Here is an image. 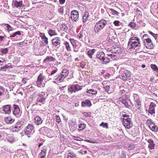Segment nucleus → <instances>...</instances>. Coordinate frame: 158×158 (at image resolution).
<instances>
[{
	"instance_id": "nucleus-62",
	"label": "nucleus",
	"mask_w": 158,
	"mask_h": 158,
	"mask_svg": "<svg viewBox=\"0 0 158 158\" xmlns=\"http://www.w3.org/2000/svg\"><path fill=\"white\" fill-rule=\"evenodd\" d=\"M146 123H147L149 125H151L152 124V123H153L152 120L151 119H148L147 120Z\"/></svg>"
},
{
	"instance_id": "nucleus-46",
	"label": "nucleus",
	"mask_w": 158,
	"mask_h": 158,
	"mask_svg": "<svg viewBox=\"0 0 158 158\" xmlns=\"http://www.w3.org/2000/svg\"><path fill=\"white\" fill-rule=\"evenodd\" d=\"M24 122L22 120H19L16 123V124L17 125H18L19 126H22L24 124Z\"/></svg>"
},
{
	"instance_id": "nucleus-22",
	"label": "nucleus",
	"mask_w": 158,
	"mask_h": 158,
	"mask_svg": "<svg viewBox=\"0 0 158 158\" xmlns=\"http://www.w3.org/2000/svg\"><path fill=\"white\" fill-rule=\"evenodd\" d=\"M70 41L73 48V52H77L78 51V49L76 48L77 45L75 41L73 39H71Z\"/></svg>"
},
{
	"instance_id": "nucleus-41",
	"label": "nucleus",
	"mask_w": 158,
	"mask_h": 158,
	"mask_svg": "<svg viewBox=\"0 0 158 158\" xmlns=\"http://www.w3.org/2000/svg\"><path fill=\"white\" fill-rule=\"evenodd\" d=\"M4 24L6 26V27L7 28L8 32L10 31H12L13 30V28L8 24L5 23Z\"/></svg>"
},
{
	"instance_id": "nucleus-27",
	"label": "nucleus",
	"mask_w": 158,
	"mask_h": 158,
	"mask_svg": "<svg viewBox=\"0 0 158 158\" xmlns=\"http://www.w3.org/2000/svg\"><path fill=\"white\" fill-rule=\"evenodd\" d=\"M48 130V128L46 127H41L39 130L40 133L42 134H46Z\"/></svg>"
},
{
	"instance_id": "nucleus-18",
	"label": "nucleus",
	"mask_w": 158,
	"mask_h": 158,
	"mask_svg": "<svg viewBox=\"0 0 158 158\" xmlns=\"http://www.w3.org/2000/svg\"><path fill=\"white\" fill-rule=\"evenodd\" d=\"M55 59L52 56H48L44 60V62L47 63L50 62L54 61Z\"/></svg>"
},
{
	"instance_id": "nucleus-53",
	"label": "nucleus",
	"mask_w": 158,
	"mask_h": 158,
	"mask_svg": "<svg viewBox=\"0 0 158 158\" xmlns=\"http://www.w3.org/2000/svg\"><path fill=\"white\" fill-rule=\"evenodd\" d=\"M156 104L153 102H152L150 105L149 107L155 109Z\"/></svg>"
},
{
	"instance_id": "nucleus-45",
	"label": "nucleus",
	"mask_w": 158,
	"mask_h": 158,
	"mask_svg": "<svg viewBox=\"0 0 158 158\" xmlns=\"http://www.w3.org/2000/svg\"><path fill=\"white\" fill-rule=\"evenodd\" d=\"M100 126L108 128V124L107 123H104L103 122L100 125Z\"/></svg>"
},
{
	"instance_id": "nucleus-51",
	"label": "nucleus",
	"mask_w": 158,
	"mask_h": 158,
	"mask_svg": "<svg viewBox=\"0 0 158 158\" xmlns=\"http://www.w3.org/2000/svg\"><path fill=\"white\" fill-rule=\"evenodd\" d=\"M68 155H69V156H71L73 158L76 156V155L73 152H69Z\"/></svg>"
},
{
	"instance_id": "nucleus-55",
	"label": "nucleus",
	"mask_w": 158,
	"mask_h": 158,
	"mask_svg": "<svg viewBox=\"0 0 158 158\" xmlns=\"http://www.w3.org/2000/svg\"><path fill=\"white\" fill-rule=\"evenodd\" d=\"M134 100L135 101V102H137V101H138L139 102H140V100L139 98H138L137 95V94H135V95L134 96Z\"/></svg>"
},
{
	"instance_id": "nucleus-7",
	"label": "nucleus",
	"mask_w": 158,
	"mask_h": 158,
	"mask_svg": "<svg viewBox=\"0 0 158 158\" xmlns=\"http://www.w3.org/2000/svg\"><path fill=\"white\" fill-rule=\"evenodd\" d=\"M46 79V77L43 74V73H40L38 76L37 81H36V84L39 87L41 86V85L43 83L44 80Z\"/></svg>"
},
{
	"instance_id": "nucleus-28",
	"label": "nucleus",
	"mask_w": 158,
	"mask_h": 158,
	"mask_svg": "<svg viewBox=\"0 0 158 158\" xmlns=\"http://www.w3.org/2000/svg\"><path fill=\"white\" fill-rule=\"evenodd\" d=\"M110 59L107 57H104V58L102 60V63L103 64H106L109 63L110 61Z\"/></svg>"
},
{
	"instance_id": "nucleus-47",
	"label": "nucleus",
	"mask_w": 158,
	"mask_h": 158,
	"mask_svg": "<svg viewBox=\"0 0 158 158\" xmlns=\"http://www.w3.org/2000/svg\"><path fill=\"white\" fill-rule=\"evenodd\" d=\"M150 66L151 68L153 69L154 71H155L158 69L157 66L154 64H151Z\"/></svg>"
},
{
	"instance_id": "nucleus-42",
	"label": "nucleus",
	"mask_w": 158,
	"mask_h": 158,
	"mask_svg": "<svg viewBox=\"0 0 158 158\" xmlns=\"http://www.w3.org/2000/svg\"><path fill=\"white\" fill-rule=\"evenodd\" d=\"M22 129V127L19 126L18 125L16 124L15 126L14 127L15 131H19L21 130Z\"/></svg>"
},
{
	"instance_id": "nucleus-39",
	"label": "nucleus",
	"mask_w": 158,
	"mask_h": 158,
	"mask_svg": "<svg viewBox=\"0 0 158 158\" xmlns=\"http://www.w3.org/2000/svg\"><path fill=\"white\" fill-rule=\"evenodd\" d=\"M7 135L5 132H2L0 133V140L3 139L5 138Z\"/></svg>"
},
{
	"instance_id": "nucleus-38",
	"label": "nucleus",
	"mask_w": 158,
	"mask_h": 158,
	"mask_svg": "<svg viewBox=\"0 0 158 158\" xmlns=\"http://www.w3.org/2000/svg\"><path fill=\"white\" fill-rule=\"evenodd\" d=\"M87 92L89 93H91L93 95H95L97 93V91L94 90V89H87Z\"/></svg>"
},
{
	"instance_id": "nucleus-32",
	"label": "nucleus",
	"mask_w": 158,
	"mask_h": 158,
	"mask_svg": "<svg viewBox=\"0 0 158 158\" xmlns=\"http://www.w3.org/2000/svg\"><path fill=\"white\" fill-rule=\"evenodd\" d=\"M135 106L137 109L140 110L141 109V104L140 102L137 101L135 102Z\"/></svg>"
},
{
	"instance_id": "nucleus-37",
	"label": "nucleus",
	"mask_w": 158,
	"mask_h": 158,
	"mask_svg": "<svg viewBox=\"0 0 158 158\" xmlns=\"http://www.w3.org/2000/svg\"><path fill=\"white\" fill-rule=\"evenodd\" d=\"M106 55L108 57H110L113 60H116L117 58L116 56L114 54H108Z\"/></svg>"
},
{
	"instance_id": "nucleus-4",
	"label": "nucleus",
	"mask_w": 158,
	"mask_h": 158,
	"mask_svg": "<svg viewBox=\"0 0 158 158\" xmlns=\"http://www.w3.org/2000/svg\"><path fill=\"white\" fill-rule=\"evenodd\" d=\"M82 86H80L78 84L73 85L69 86L68 91L71 93L75 92L76 91L81 90L82 89Z\"/></svg>"
},
{
	"instance_id": "nucleus-49",
	"label": "nucleus",
	"mask_w": 158,
	"mask_h": 158,
	"mask_svg": "<svg viewBox=\"0 0 158 158\" xmlns=\"http://www.w3.org/2000/svg\"><path fill=\"white\" fill-rule=\"evenodd\" d=\"M129 26L131 28H133L136 26V24L134 22H131L130 23Z\"/></svg>"
},
{
	"instance_id": "nucleus-59",
	"label": "nucleus",
	"mask_w": 158,
	"mask_h": 158,
	"mask_svg": "<svg viewBox=\"0 0 158 158\" xmlns=\"http://www.w3.org/2000/svg\"><path fill=\"white\" fill-rule=\"evenodd\" d=\"M127 101H129V100L128 99H123L121 100V102L124 104H125V103Z\"/></svg>"
},
{
	"instance_id": "nucleus-2",
	"label": "nucleus",
	"mask_w": 158,
	"mask_h": 158,
	"mask_svg": "<svg viewBox=\"0 0 158 158\" xmlns=\"http://www.w3.org/2000/svg\"><path fill=\"white\" fill-rule=\"evenodd\" d=\"M107 22L104 19H102L97 22L94 28V31L96 33H98L101 30L103 29Z\"/></svg>"
},
{
	"instance_id": "nucleus-54",
	"label": "nucleus",
	"mask_w": 158,
	"mask_h": 158,
	"mask_svg": "<svg viewBox=\"0 0 158 158\" xmlns=\"http://www.w3.org/2000/svg\"><path fill=\"white\" fill-rule=\"evenodd\" d=\"M56 121L58 123H59L61 121L60 117L58 115H56Z\"/></svg>"
},
{
	"instance_id": "nucleus-25",
	"label": "nucleus",
	"mask_w": 158,
	"mask_h": 158,
	"mask_svg": "<svg viewBox=\"0 0 158 158\" xmlns=\"http://www.w3.org/2000/svg\"><path fill=\"white\" fill-rule=\"evenodd\" d=\"M14 5L17 8H20L22 6H24L22 1L19 2L17 1H15Z\"/></svg>"
},
{
	"instance_id": "nucleus-64",
	"label": "nucleus",
	"mask_w": 158,
	"mask_h": 158,
	"mask_svg": "<svg viewBox=\"0 0 158 158\" xmlns=\"http://www.w3.org/2000/svg\"><path fill=\"white\" fill-rule=\"evenodd\" d=\"M40 36L41 38L42 39L45 37V35L44 33H40Z\"/></svg>"
},
{
	"instance_id": "nucleus-12",
	"label": "nucleus",
	"mask_w": 158,
	"mask_h": 158,
	"mask_svg": "<svg viewBox=\"0 0 158 158\" xmlns=\"http://www.w3.org/2000/svg\"><path fill=\"white\" fill-rule=\"evenodd\" d=\"M13 113L14 115L16 116H18L20 115V110L18 105H13Z\"/></svg>"
},
{
	"instance_id": "nucleus-31",
	"label": "nucleus",
	"mask_w": 158,
	"mask_h": 158,
	"mask_svg": "<svg viewBox=\"0 0 158 158\" xmlns=\"http://www.w3.org/2000/svg\"><path fill=\"white\" fill-rule=\"evenodd\" d=\"M62 74L61 75L64 76L65 77L68 76V74L69 73V70L67 69H64L61 72Z\"/></svg>"
},
{
	"instance_id": "nucleus-9",
	"label": "nucleus",
	"mask_w": 158,
	"mask_h": 158,
	"mask_svg": "<svg viewBox=\"0 0 158 158\" xmlns=\"http://www.w3.org/2000/svg\"><path fill=\"white\" fill-rule=\"evenodd\" d=\"M107 51L108 52H110L111 53L116 54H120L121 53L122 51L121 49L119 47H112L107 49Z\"/></svg>"
},
{
	"instance_id": "nucleus-21",
	"label": "nucleus",
	"mask_w": 158,
	"mask_h": 158,
	"mask_svg": "<svg viewBox=\"0 0 158 158\" xmlns=\"http://www.w3.org/2000/svg\"><path fill=\"white\" fill-rule=\"evenodd\" d=\"M148 127L150 129L153 131L156 132L158 131V128L154 123H152L151 125H149Z\"/></svg>"
},
{
	"instance_id": "nucleus-17",
	"label": "nucleus",
	"mask_w": 158,
	"mask_h": 158,
	"mask_svg": "<svg viewBox=\"0 0 158 158\" xmlns=\"http://www.w3.org/2000/svg\"><path fill=\"white\" fill-rule=\"evenodd\" d=\"M81 105L82 107H85V106L90 107L91 106L92 104L89 100L87 99L85 101H82L81 102Z\"/></svg>"
},
{
	"instance_id": "nucleus-34",
	"label": "nucleus",
	"mask_w": 158,
	"mask_h": 158,
	"mask_svg": "<svg viewBox=\"0 0 158 158\" xmlns=\"http://www.w3.org/2000/svg\"><path fill=\"white\" fill-rule=\"evenodd\" d=\"M64 44L65 45L66 49L68 52H70L71 51L69 42L67 41H65L64 43Z\"/></svg>"
},
{
	"instance_id": "nucleus-60",
	"label": "nucleus",
	"mask_w": 158,
	"mask_h": 158,
	"mask_svg": "<svg viewBox=\"0 0 158 158\" xmlns=\"http://www.w3.org/2000/svg\"><path fill=\"white\" fill-rule=\"evenodd\" d=\"M104 89L106 90V91L107 92L110 89V87L109 85H107L104 87Z\"/></svg>"
},
{
	"instance_id": "nucleus-50",
	"label": "nucleus",
	"mask_w": 158,
	"mask_h": 158,
	"mask_svg": "<svg viewBox=\"0 0 158 158\" xmlns=\"http://www.w3.org/2000/svg\"><path fill=\"white\" fill-rule=\"evenodd\" d=\"M42 39L43 40V41H44V42L46 45H47L48 44V38L46 36L42 38Z\"/></svg>"
},
{
	"instance_id": "nucleus-20",
	"label": "nucleus",
	"mask_w": 158,
	"mask_h": 158,
	"mask_svg": "<svg viewBox=\"0 0 158 158\" xmlns=\"http://www.w3.org/2000/svg\"><path fill=\"white\" fill-rule=\"evenodd\" d=\"M35 123L37 125L41 124L43 121L41 118L38 116H37L35 118Z\"/></svg>"
},
{
	"instance_id": "nucleus-52",
	"label": "nucleus",
	"mask_w": 158,
	"mask_h": 158,
	"mask_svg": "<svg viewBox=\"0 0 158 158\" xmlns=\"http://www.w3.org/2000/svg\"><path fill=\"white\" fill-rule=\"evenodd\" d=\"M148 33L152 35L155 39L157 38V34H155L151 31H149Z\"/></svg>"
},
{
	"instance_id": "nucleus-14",
	"label": "nucleus",
	"mask_w": 158,
	"mask_h": 158,
	"mask_svg": "<svg viewBox=\"0 0 158 158\" xmlns=\"http://www.w3.org/2000/svg\"><path fill=\"white\" fill-rule=\"evenodd\" d=\"M11 106L10 105H6L2 107L3 111L6 114H10L11 112Z\"/></svg>"
},
{
	"instance_id": "nucleus-11",
	"label": "nucleus",
	"mask_w": 158,
	"mask_h": 158,
	"mask_svg": "<svg viewBox=\"0 0 158 158\" xmlns=\"http://www.w3.org/2000/svg\"><path fill=\"white\" fill-rule=\"evenodd\" d=\"M145 46L148 49H152L153 47V43L150 38L144 41Z\"/></svg>"
},
{
	"instance_id": "nucleus-24",
	"label": "nucleus",
	"mask_w": 158,
	"mask_h": 158,
	"mask_svg": "<svg viewBox=\"0 0 158 158\" xmlns=\"http://www.w3.org/2000/svg\"><path fill=\"white\" fill-rule=\"evenodd\" d=\"M4 119L5 122L8 123H12L15 121L14 119L12 118L10 116L5 118Z\"/></svg>"
},
{
	"instance_id": "nucleus-3",
	"label": "nucleus",
	"mask_w": 158,
	"mask_h": 158,
	"mask_svg": "<svg viewBox=\"0 0 158 158\" xmlns=\"http://www.w3.org/2000/svg\"><path fill=\"white\" fill-rule=\"evenodd\" d=\"M48 94L45 92H42L38 95L36 98V101L38 103H41L44 104L45 102L46 99L47 98Z\"/></svg>"
},
{
	"instance_id": "nucleus-35",
	"label": "nucleus",
	"mask_w": 158,
	"mask_h": 158,
	"mask_svg": "<svg viewBox=\"0 0 158 158\" xmlns=\"http://www.w3.org/2000/svg\"><path fill=\"white\" fill-rule=\"evenodd\" d=\"M8 51L7 48H2L0 50V54L1 55H3L4 54H6L7 53Z\"/></svg>"
},
{
	"instance_id": "nucleus-61",
	"label": "nucleus",
	"mask_w": 158,
	"mask_h": 158,
	"mask_svg": "<svg viewBox=\"0 0 158 158\" xmlns=\"http://www.w3.org/2000/svg\"><path fill=\"white\" fill-rule=\"evenodd\" d=\"M4 92V90L2 87L0 86V95H2Z\"/></svg>"
},
{
	"instance_id": "nucleus-44",
	"label": "nucleus",
	"mask_w": 158,
	"mask_h": 158,
	"mask_svg": "<svg viewBox=\"0 0 158 158\" xmlns=\"http://www.w3.org/2000/svg\"><path fill=\"white\" fill-rule=\"evenodd\" d=\"M148 112L151 114H154L155 113V109L149 107Z\"/></svg>"
},
{
	"instance_id": "nucleus-57",
	"label": "nucleus",
	"mask_w": 158,
	"mask_h": 158,
	"mask_svg": "<svg viewBox=\"0 0 158 158\" xmlns=\"http://www.w3.org/2000/svg\"><path fill=\"white\" fill-rule=\"evenodd\" d=\"M119 21L118 20H115L114 22V24L116 26H119Z\"/></svg>"
},
{
	"instance_id": "nucleus-56",
	"label": "nucleus",
	"mask_w": 158,
	"mask_h": 158,
	"mask_svg": "<svg viewBox=\"0 0 158 158\" xmlns=\"http://www.w3.org/2000/svg\"><path fill=\"white\" fill-rule=\"evenodd\" d=\"M57 71V69H56L52 70L51 72L50 76H52L54 73H56V72Z\"/></svg>"
},
{
	"instance_id": "nucleus-48",
	"label": "nucleus",
	"mask_w": 158,
	"mask_h": 158,
	"mask_svg": "<svg viewBox=\"0 0 158 158\" xmlns=\"http://www.w3.org/2000/svg\"><path fill=\"white\" fill-rule=\"evenodd\" d=\"M142 38L144 42L145 40L148 39H149V38L148 35L145 34L143 35Z\"/></svg>"
},
{
	"instance_id": "nucleus-13",
	"label": "nucleus",
	"mask_w": 158,
	"mask_h": 158,
	"mask_svg": "<svg viewBox=\"0 0 158 158\" xmlns=\"http://www.w3.org/2000/svg\"><path fill=\"white\" fill-rule=\"evenodd\" d=\"M65 77L63 76L61 74L57 75V76H54L53 77L54 80H56V81L58 83L61 82L63 81Z\"/></svg>"
},
{
	"instance_id": "nucleus-1",
	"label": "nucleus",
	"mask_w": 158,
	"mask_h": 158,
	"mask_svg": "<svg viewBox=\"0 0 158 158\" xmlns=\"http://www.w3.org/2000/svg\"><path fill=\"white\" fill-rule=\"evenodd\" d=\"M140 45L139 39L137 36H133L130 38L127 46L129 49L131 50L140 47Z\"/></svg>"
},
{
	"instance_id": "nucleus-33",
	"label": "nucleus",
	"mask_w": 158,
	"mask_h": 158,
	"mask_svg": "<svg viewBox=\"0 0 158 158\" xmlns=\"http://www.w3.org/2000/svg\"><path fill=\"white\" fill-rule=\"evenodd\" d=\"M85 124L84 123H81L79 124L78 125L79 130V131H82L85 129Z\"/></svg>"
},
{
	"instance_id": "nucleus-40",
	"label": "nucleus",
	"mask_w": 158,
	"mask_h": 158,
	"mask_svg": "<svg viewBox=\"0 0 158 158\" xmlns=\"http://www.w3.org/2000/svg\"><path fill=\"white\" fill-rule=\"evenodd\" d=\"M37 141L39 143L38 147L40 148L43 144V142H44L45 141V140L44 139H42V140H41V139H38Z\"/></svg>"
},
{
	"instance_id": "nucleus-16",
	"label": "nucleus",
	"mask_w": 158,
	"mask_h": 158,
	"mask_svg": "<svg viewBox=\"0 0 158 158\" xmlns=\"http://www.w3.org/2000/svg\"><path fill=\"white\" fill-rule=\"evenodd\" d=\"M149 143L148 148L150 149H153L154 148L155 144L154 143L153 141L151 139H149L148 141Z\"/></svg>"
},
{
	"instance_id": "nucleus-5",
	"label": "nucleus",
	"mask_w": 158,
	"mask_h": 158,
	"mask_svg": "<svg viewBox=\"0 0 158 158\" xmlns=\"http://www.w3.org/2000/svg\"><path fill=\"white\" fill-rule=\"evenodd\" d=\"M79 18L78 12L76 10L71 11L70 14V18L73 22H77Z\"/></svg>"
},
{
	"instance_id": "nucleus-23",
	"label": "nucleus",
	"mask_w": 158,
	"mask_h": 158,
	"mask_svg": "<svg viewBox=\"0 0 158 158\" xmlns=\"http://www.w3.org/2000/svg\"><path fill=\"white\" fill-rule=\"evenodd\" d=\"M105 56V54L103 52H98L96 55L97 58L100 59L101 60H102Z\"/></svg>"
},
{
	"instance_id": "nucleus-30",
	"label": "nucleus",
	"mask_w": 158,
	"mask_h": 158,
	"mask_svg": "<svg viewBox=\"0 0 158 158\" xmlns=\"http://www.w3.org/2000/svg\"><path fill=\"white\" fill-rule=\"evenodd\" d=\"M95 52V49H94L92 50H89L87 52L88 56L91 58H92V56L94 55Z\"/></svg>"
},
{
	"instance_id": "nucleus-19",
	"label": "nucleus",
	"mask_w": 158,
	"mask_h": 158,
	"mask_svg": "<svg viewBox=\"0 0 158 158\" xmlns=\"http://www.w3.org/2000/svg\"><path fill=\"white\" fill-rule=\"evenodd\" d=\"M47 150L46 149H42L41 152L39 155V158H45Z\"/></svg>"
},
{
	"instance_id": "nucleus-36",
	"label": "nucleus",
	"mask_w": 158,
	"mask_h": 158,
	"mask_svg": "<svg viewBox=\"0 0 158 158\" xmlns=\"http://www.w3.org/2000/svg\"><path fill=\"white\" fill-rule=\"evenodd\" d=\"M109 11H110L112 14L114 15H116L117 16L118 15L119 13L117 12V11L114 10L113 9L110 8L109 9Z\"/></svg>"
},
{
	"instance_id": "nucleus-8",
	"label": "nucleus",
	"mask_w": 158,
	"mask_h": 158,
	"mask_svg": "<svg viewBox=\"0 0 158 158\" xmlns=\"http://www.w3.org/2000/svg\"><path fill=\"white\" fill-rule=\"evenodd\" d=\"M34 132L33 126L31 124H29L24 130L25 133L27 135L32 134Z\"/></svg>"
},
{
	"instance_id": "nucleus-6",
	"label": "nucleus",
	"mask_w": 158,
	"mask_h": 158,
	"mask_svg": "<svg viewBox=\"0 0 158 158\" xmlns=\"http://www.w3.org/2000/svg\"><path fill=\"white\" fill-rule=\"evenodd\" d=\"M122 79L123 81L128 80L131 76V73L130 71L125 70L122 73Z\"/></svg>"
},
{
	"instance_id": "nucleus-29",
	"label": "nucleus",
	"mask_w": 158,
	"mask_h": 158,
	"mask_svg": "<svg viewBox=\"0 0 158 158\" xmlns=\"http://www.w3.org/2000/svg\"><path fill=\"white\" fill-rule=\"evenodd\" d=\"M48 33L49 35L52 36L53 35H56L57 33L56 32V31L54 29H50L48 31Z\"/></svg>"
},
{
	"instance_id": "nucleus-43",
	"label": "nucleus",
	"mask_w": 158,
	"mask_h": 158,
	"mask_svg": "<svg viewBox=\"0 0 158 158\" xmlns=\"http://www.w3.org/2000/svg\"><path fill=\"white\" fill-rule=\"evenodd\" d=\"M21 34V32L20 31H17L16 32H15L12 35L10 36V38H12L15 37L16 35H20Z\"/></svg>"
},
{
	"instance_id": "nucleus-63",
	"label": "nucleus",
	"mask_w": 158,
	"mask_h": 158,
	"mask_svg": "<svg viewBox=\"0 0 158 158\" xmlns=\"http://www.w3.org/2000/svg\"><path fill=\"white\" fill-rule=\"evenodd\" d=\"M5 66L7 69L8 68H11L12 67V65L10 64H6Z\"/></svg>"
},
{
	"instance_id": "nucleus-58",
	"label": "nucleus",
	"mask_w": 158,
	"mask_h": 158,
	"mask_svg": "<svg viewBox=\"0 0 158 158\" xmlns=\"http://www.w3.org/2000/svg\"><path fill=\"white\" fill-rule=\"evenodd\" d=\"M59 12L61 13H63L64 12V8L63 7H60L58 10Z\"/></svg>"
},
{
	"instance_id": "nucleus-15",
	"label": "nucleus",
	"mask_w": 158,
	"mask_h": 158,
	"mask_svg": "<svg viewBox=\"0 0 158 158\" xmlns=\"http://www.w3.org/2000/svg\"><path fill=\"white\" fill-rule=\"evenodd\" d=\"M60 38L58 37H56L55 38L53 39L52 40V44L54 45L58 46L59 47L60 46Z\"/></svg>"
},
{
	"instance_id": "nucleus-10",
	"label": "nucleus",
	"mask_w": 158,
	"mask_h": 158,
	"mask_svg": "<svg viewBox=\"0 0 158 158\" xmlns=\"http://www.w3.org/2000/svg\"><path fill=\"white\" fill-rule=\"evenodd\" d=\"M123 124L124 126L128 129H130L132 126V123L131 119L128 120H123Z\"/></svg>"
},
{
	"instance_id": "nucleus-26",
	"label": "nucleus",
	"mask_w": 158,
	"mask_h": 158,
	"mask_svg": "<svg viewBox=\"0 0 158 158\" xmlns=\"http://www.w3.org/2000/svg\"><path fill=\"white\" fill-rule=\"evenodd\" d=\"M89 14L88 12L87 11H85L84 13V15L83 17L82 21L84 23L86 21L89 17Z\"/></svg>"
}]
</instances>
